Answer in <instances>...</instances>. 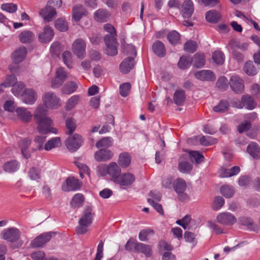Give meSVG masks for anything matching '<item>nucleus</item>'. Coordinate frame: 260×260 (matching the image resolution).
<instances>
[{
    "label": "nucleus",
    "instance_id": "nucleus-30",
    "mask_svg": "<svg viewBox=\"0 0 260 260\" xmlns=\"http://www.w3.org/2000/svg\"><path fill=\"white\" fill-rule=\"evenodd\" d=\"M144 254L146 257H149L152 254V250L150 245L142 243H139L137 245L136 251Z\"/></svg>",
    "mask_w": 260,
    "mask_h": 260
},
{
    "label": "nucleus",
    "instance_id": "nucleus-40",
    "mask_svg": "<svg viewBox=\"0 0 260 260\" xmlns=\"http://www.w3.org/2000/svg\"><path fill=\"white\" fill-rule=\"evenodd\" d=\"M131 162V157L129 154L123 152L119 155L118 163L122 168H126Z\"/></svg>",
    "mask_w": 260,
    "mask_h": 260
},
{
    "label": "nucleus",
    "instance_id": "nucleus-60",
    "mask_svg": "<svg viewBox=\"0 0 260 260\" xmlns=\"http://www.w3.org/2000/svg\"><path fill=\"white\" fill-rule=\"evenodd\" d=\"M90 225L82 223V221H79V225L76 228V231L78 234L83 235L88 231Z\"/></svg>",
    "mask_w": 260,
    "mask_h": 260
},
{
    "label": "nucleus",
    "instance_id": "nucleus-31",
    "mask_svg": "<svg viewBox=\"0 0 260 260\" xmlns=\"http://www.w3.org/2000/svg\"><path fill=\"white\" fill-rule=\"evenodd\" d=\"M192 169V166L191 164L184 159V156L180 159V162L178 165V169L182 173L188 174Z\"/></svg>",
    "mask_w": 260,
    "mask_h": 260
},
{
    "label": "nucleus",
    "instance_id": "nucleus-29",
    "mask_svg": "<svg viewBox=\"0 0 260 260\" xmlns=\"http://www.w3.org/2000/svg\"><path fill=\"white\" fill-rule=\"evenodd\" d=\"M243 70L247 75L250 76H255L258 73V69L251 60L246 61L244 63Z\"/></svg>",
    "mask_w": 260,
    "mask_h": 260
},
{
    "label": "nucleus",
    "instance_id": "nucleus-64",
    "mask_svg": "<svg viewBox=\"0 0 260 260\" xmlns=\"http://www.w3.org/2000/svg\"><path fill=\"white\" fill-rule=\"evenodd\" d=\"M228 83L227 79L224 76H221L218 79L216 82V86L218 88L224 90L228 87Z\"/></svg>",
    "mask_w": 260,
    "mask_h": 260
},
{
    "label": "nucleus",
    "instance_id": "nucleus-33",
    "mask_svg": "<svg viewBox=\"0 0 260 260\" xmlns=\"http://www.w3.org/2000/svg\"><path fill=\"white\" fill-rule=\"evenodd\" d=\"M35 38L34 33L29 30H24L19 35L20 41L22 43H29L31 42Z\"/></svg>",
    "mask_w": 260,
    "mask_h": 260
},
{
    "label": "nucleus",
    "instance_id": "nucleus-39",
    "mask_svg": "<svg viewBox=\"0 0 260 260\" xmlns=\"http://www.w3.org/2000/svg\"><path fill=\"white\" fill-rule=\"evenodd\" d=\"M19 166L18 162L13 160L6 162L3 166V169L6 172L13 173L18 169Z\"/></svg>",
    "mask_w": 260,
    "mask_h": 260
},
{
    "label": "nucleus",
    "instance_id": "nucleus-35",
    "mask_svg": "<svg viewBox=\"0 0 260 260\" xmlns=\"http://www.w3.org/2000/svg\"><path fill=\"white\" fill-rule=\"evenodd\" d=\"M196 68H202L205 64V56L203 53H196L191 58V62Z\"/></svg>",
    "mask_w": 260,
    "mask_h": 260
},
{
    "label": "nucleus",
    "instance_id": "nucleus-3",
    "mask_svg": "<svg viewBox=\"0 0 260 260\" xmlns=\"http://www.w3.org/2000/svg\"><path fill=\"white\" fill-rule=\"evenodd\" d=\"M20 232L16 228H10L5 230L2 233V238L11 243L17 241L16 246L13 247V248H19L23 244L21 240H19L20 237Z\"/></svg>",
    "mask_w": 260,
    "mask_h": 260
},
{
    "label": "nucleus",
    "instance_id": "nucleus-56",
    "mask_svg": "<svg viewBox=\"0 0 260 260\" xmlns=\"http://www.w3.org/2000/svg\"><path fill=\"white\" fill-rule=\"evenodd\" d=\"M200 143L203 146L211 145L216 143V140L210 136H202L199 139Z\"/></svg>",
    "mask_w": 260,
    "mask_h": 260
},
{
    "label": "nucleus",
    "instance_id": "nucleus-24",
    "mask_svg": "<svg viewBox=\"0 0 260 260\" xmlns=\"http://www.w3.org/2000/svg\"><path fill=\"white\" fill-rule=\"evenodd\" d=\"M134 58L127 57L121 63L120 65V71L124 74H126L134 68Z\"/></svg>",
    "mask_w": 260,
    "mask_h": 260
},
{
    "label": "nucleus",
    "instance_id": "nucleus-62",
    "mask_svg": "<svg viewBox=\"0 0 260 260\" xmlns=\"http://www.w3.org/2000/svg\"><path fill=\"white\" fill-rule=\"evenodd\" d=\"M190 156L193 159L197 164H199L204 160L203 155L198 151H193L189 152Z\"/></svg>",
    "mask_w": 260,
    "mask_h": 260
},
{
    "label": "nucleus",
    "instance_id": "nucleus-20",
    "mask_svg": "<svg viewBox=\"0 0 260 260\" xmlns=\"http://www.w3.org/2000/svg\"><path fill=\"white\" fill-rule=\"evenodd\" d=\"M40 15L42 16L44 20L49 22L56 16V11L54 8L48 6L40 11Z\"/></svg>",
    "mask_w": 260,
    "mask_h": 260
},
{
    "label": "nucleus",
    "instance_id": "nucleus-8",
    "mask_svg": "<svg viewBox=\"0 0 260 260\" xmlns=\"http://www.w3.org/2000/svg\"><path fill=\"white\" fill-rule=\"evenodd\" d=\"M216 221L222 225L231 226L237 222V219L232 213L224 212L220 213L217 215Z\"/></svg>",
    "mask_w": 260,
    "mask_h": 260
},
{
    "label": "nucleus",
    "instance_id": "nucleus-43",
    "mask_svg": "<svg viewBox=\"0 0 260 260\" xmlns=\"http://www.w3.org/2000/svg\"><path fill=\"white\" fill-rule=\"evenodd\" d=\"M212 58L217 64L221 65L224 62L225 57L223 52L216 50L212 53Z\"/></svg>",
    "mask_w": 260,
    "mask_h": 260
},
{
    "label": "nucleus",
    "instance_id": "nucleus-19",
    "mask_svg": "<svg viewBox=\"0 0 260 260\" xmlns=\"http://www.w3.org/2000/svg\"><path fill=\"white\" fill-rule=\"evenodd\" d=\"M193 4L191 0H185L181 6V14L184 18H189L193 12Z\"/></svg>",
    "mask_w": 260,
    "mask_h": 260
},
{
    "label": "nucleus",
    "instance_id": "nucleus-14",
    "mask_svg": "<svg viewBox=\"0 0 260 260\" xmlns=\"http://www.w3.org/2000/svg\"><path fill=\"white\" fill-rule=\"evenodd\" d=\"M230 86L233 91L236 93H241L243 91L244 86L243 81L237 75L231 77L230 82Z\"/></svg>",
    "mask_w": 260,
    "mask_h": 260
},
{
    "label": "nucleus",
    "instance_id": "nucleus-22",
    "mask_svg": "<svg viewBox=\"0 0 260 260\" xmlns=\"http://www.w3.org/2000/svg\"><path fill=\"white\" fill-rule=\"evenodd\" d=\"M121 169L115 162L110 163L108 165V174L111 177L112 180L115 182V178L120 175Z\"/></svg>",
    "mask_w": 260,
    "mask_h": 260
},
{
    "label": "nucleus",
    "instance_id": "nucleus-36",
    "mask_svg": "<svg viewBox=\"0 0 260 260\" xmlns=\"http://www.w3.org/2000/svg\"><path fill=\"white\" fill-rule=\"evenodd\" d=\"M93 213H92L91 208H87L84 213L79 219V221H82L83 223L90 225L92 222Z\"/></svg>",
    "mask_w": 260,
    "mask_h": 260
},
{
    "label": "nucleus",
    "instance_id": "nucleus-57",
    "mask_svg": "<svg viewBox=\"0 0 260 260\" xmlns=\"http://www.w3.org/2000/svg\"><path fill=\"white\" fill-rule=\"evenodd\" d=\"M28 174L29 178L32 180H37L40 179V171L35 167L30 168Z\"/></svg>",
    "mask_w": 260,
    "mask_h": 260
},
{
    "label": "nucleus",
    "instance_id": "nucleus-34",
    "mask_svg": "<svg viewBox=\"0 0 260 260\" xmlns=\"http://www.w3.org/2000/svg\"><path fill=\"white\" fill-rule=\"evenodd\" d=\"M185 99V91L182 89L177 90L174 94L173 100L174 103L177 105H182L184 102Z\"/></svg>",
    "mask_w": 260,
    "mask_h": 260
},
{
    "label": "nucleus",
    "instance_id": "nucleus-41",
    "mask_svg": "<svg viewBox=\"0 0 260 260\" xmlns=\"http://www.w3.org/2000/svg\"><path fill=\"white\" fill-rule=\"evenodd\" d=\"M66 134L71 135L76 127V120L73 118H68L66 120Z\"/></svg>",
    "mask_w": 260,
    "mask_h": 260
},
{
    "label": "nucleus",
    "instance_id": "nucleus-46",
    "mask_svg": "<svg viewBox=\"0 0 260 260\" xmlns=\"http://www.w3.org/2000/svg\"><path fill=\"white\" fill-rule=\"evenodd\" d=\"M77 88L76 84L74 82H69L64 84L61 89V91L64 94H70L74 92Z\"/></svg>",
    "mask_w": 260,
    "mask_h": 260
},
{
    "label": "nucleus",
    "instance_id": "nucleus-9",
    "mask_svg": "<svg viewBox=\"0 0 260 260\" xmlns=\"http://www.w3.org/2000/svg\"><path fill=\"white\" fill-rule=\"evenodd\" d=\"M54 234L53 232H47L40 235L31 241V246L32 248L43 247L51 240Z\"/></svg>",
    "mask_w": 260,
    "mask_h": 260
},
{
    "label": "nucleus",
    "instance_id": "nucleus-61",
    "mask_svg": "<svg viewBox=\"0 0 260 260\" xmlns=\"http://www.w3.org/2000/svg\"><path fill=\"white\" fill-rule=\"evenodd\" d=\"M16 105L13 99L6 101L4 104V109L5 111L12 112L14 111Z\"/></svg>",
    "mask_w": 260,
    "mask_h": 260
},
{
    "label": "nucleus",
    "instance_id": "nucleus-18",
    "mask_svg": "<svg viewBox=\"0 0 260 260\" xmlns=\"http://www.w3.org/2000/svg\"><path fill=\"white\" fill-rule=\"evenodd\" d=\"M17 117L23 122H28L32 118V114L26 108L19 107L15 110Z\"/></svg>",
    "mask_w": 260,
    "mask_h": 260
},
{
    "label": "nucleus",
    "instance_id": "nucleus-55",
    "mask_svg": "<svg viewBox=\"0 0 260 260\" xmlns=\"http://www.w3.org/2000/svg\"><path fill=\"white\" fill-rule=\"evenodd\" d=\"M131 89V85L129 83H124L120 85L119 91L120 95L123 97H126L129 93Z\"/></svg>",
    "mask_w": 260,
    "mask_h": 260
},
{
    "label": "nucleus",
    "instance_id": "nucleus-15",
    "mask_svg": "<svg viewBox=\"0 0 260 260\" xmlns=\"http://www.w3.org/2000/svg\"><path fill=\"white\" fill-rule=\"evenodd\" d=\"M135 180V178L133 174L126 173L120 175L118 178H115V183L121 186H128L131 185Z\"/></svg>",
    "mask_w": 260,
    "mask_h": 260
},
{
    "label": "nucleus",
    "instance_id": "nucleus-47",
    "mask_svg": "<svg viewBox=\"0 0 260 260\" xmlns=\"http://www.w3.org/2000/svg\"><path fill=\"white\" fill-rule=\"evenodd\" d=\"M60 143V138L59 137L53 138L49 140L45 145L44 149L49 151L52 148H55L59 145Z\"/></svg>",
    "mask_w": 260,
    "mask_h": 260
},
{
    "label": "nucleus",
    "instance_id": "nucleus-52",
    "mask_svg": "<svg viewBox=\"0 0 260 260\" xmlns=\"http://www.w3.org/2000/svg\"><path fill=\"white\" fill-rule=\"evenodd\" d=\"M168 38L172 44L176 45L180 42V34L175 30H173L170 32L168 35Z\"/></svg>",
    "mask_w": 260,
    "mask_h": 260
},
{
    "label": "nucleus",
    "instance_id": "nucleus-49",
    "mask_svg": "<svg viewBox=\"0 0 260 260\" xmlns=\"http://www.w3.org/2000/svg\"><path fill=\"white\" fill-rule=\"evenodd\" d=\"M191 64V58L189 56H183L180 58L178 63V67L181 69H185Z\"/></svg>",
    "mask_w": 260,
    "mask_h": 260
},
{
    "label": "nucleus",
    "instance_id": "nucleus-50",
    "mask_svg": "<svg viewBox=\"0 0 260 260\" xmlns=\"http://www.w3.org/2000/svg\"><path fill=\"white\" fill-rule=\"evenodd\" d=\"M55 26L56 29L60 31H65L68 29V25L67 21L62 18L57 19L55 21Z\"/></svg>",
    "mask_w": 260,
    "mask_h": 260
},
{
    "label": "nucleus",
    "instance_id": "nucleus-12",
    "mask_svg": "<svg viewBox=\"0 0 260 260\" xmlns=\"http://www.w3.org/2000/svg\"><path fill=\"white\" fill-rule=\"evenodd\" d=\"M22 101L27 105H33L37 100V92L32 88L25 89L22 95Z\"/></svg>",
    "mask_w": 260,
    "mask_h": 260
},
{
    "label": "nucleus",
    "instance_id": "nucleus-4",
    "mask_svg": "<svg viewBox=\"0 0 260 260\" xmlns=\"http://www.w3.org/2000/svg\"><path fill=\"white\" fill-rule=\"evenodd\" d=\"M86 44L82 38L76 39L72 45V50L78 58L83 59L86 55Z\"/></svg>",
    "mask_w": 260,
    "mask_h": 260
},
{
    "label": "nucleus",
    "instance_id": "nucleus-25",
    "mask_svg": "<svg viewBox=\"0 0 260 260\" xmlns=\"http://www.w3.org/2000/svg\"><path fill=\"white\" fill-rule=\"evenodd\" d=\"M247 152L253 158L259 159L260 157V147L255 142H251L248 145Z\"/></svg>",
    "mask_w": 260,
    "mask_h": 260
},
{
    "label": "nucleus",
    "instance_id": "nucleus-27",
    "mask_svg": "<svg viewBox=\"0 0 260 260\" xmlns=\"http://www.w3.org/2000/svg\"><path fill=\"white\" fill-rule=\"evenodd\" d=\"M31 141L28 139H24L20 141L19 146L21 148V153L23 156L25 158H28L30 156V152L27 151V148L29 146Z\"/></svg>",
    "mask_w": 260,
    "mask_h": 260
},
{
    "label": "nucleus",
    "instance_id": "nucleus-63",
    "mask_svg": "<svg viewBox=\"0 0 260 260\" xmlns=\"http://www.w3.org/2000/svg\"><path fill=\"white\" fill-rule=\"evenodd\" d=\"M154 232L152 230L147 229L141 231L139 234V238L141 241H146L148 240L147 237L149 235H153Z\"/></svg>",
    "mask_w": 260,
    "mask_h": 260
},
{
    "label": "nucleus",
    "instance_id": "nucleus-45",
    "mask_svg": "<svg viewBox=\"0 0 260 260\" xmlns=\"http://www.w3.org/2000/svg\"><path fill=\"white\" fill-rule=\"evenodd\" d=\"M80 97L78 95H74L71 96L66 102L65 109L67 111H69L74 108L78 104Z\"/></svg>",
    "mask_w": 260,
    "mask_h": 260
},
{
    "label": "nucleus",
    "instance_id": "nucleus-28",
    "mask_svg": "<svg viewBox=\"0 0 260 260\" xmlns=\"http://www.w3.org/2000/svg\"><path fill=\"white\" fill-rule=\"evenodd\" d=\"M110 14L105 9H100L98 10L94 13V19L99 22H104L107 21Z\"/></svg>",
    "mask_w": 260,
    "mask_h": 260
},
{
    "label": "nucleus",
    "instance_id": "nucleus-48",
    "mask_svg": "<svg viewBox=\"0 0 260 260\" xmlns=\"http://www.w3.org/2000/svg\"><path fill=\"white\" fill-rule=\"evenodd\" d=\"M83 201V196L81 193H77L73 197L71 205L73 208L79 207L82 205Z\"/></svg>",
    "mask_w": 260,
    "mask_h": 260
},
{
    "label": "nucleus",
    "instance_id": "nucleus-37",
    "mask_svg": "<svg viewBox=\"0 0 260 260\" xmlns=\"http://www.w3.org/2000/svg\"><path fill=\"white\" fill-rule=\"evenodd\" d=\"M113 144V139L111 137H105L99 140L95 144L99 149H105L111 147Z\"/></svg>",
    "mask_w": 260,
    "mask_h": 260
},
{
    "label": "nucleus",
    "instance_id": "nucleus-1",
    "mask_svg": "<svg viewBox=\"0 0 260 260\" xmlns=\"http://www.w3.org/2000/svg\"><path fill=\"white\" fill-rule=\"evenodd\" d=\"M46 111L42 106L37 108L35 111L34 118L37 124V129L39 133L46 134L48 133L57 134V129L51 127L52 120L45 116Z\"/></svg>",
    "mask_w": 260,
    "mask_h": 260
},
{
    "label": "nucleus",
    "instance_id": "nucleus-6",
    "mask_svg": "<svg viewBox=\"0 0 260 260\" xmlns=\"http://www.w3.org/2000/svg\"><path fill=\"white\" fill-rule=\"evenodd\" d=\"M68 74L62 67L58 68L56 71L55 75L51 81V87L57 88L62 85L68 79Z\"/></svg>",
    "mask_w": 260,
    "mask_h": 260
},
{
    "label": "nucleus",
    "instance_id": "nucleus-44",
    "mask_svg": "<svg viewBox=\"0 0 260 260\" xmlns=\"http://www.w3.org/2000/svg\"><path fill=\"white\" fill-rule=\"evenodd\" d=\"M230 107L229 103L225 100H221L219 104L214 107V111L218 113H223L227 111Z\"/></svg>",
    "mask_w": 260,
    "mask_h": 260
},
{
    "label": "nucleus",
    "instance_id": "nucleus-26",
    "mask_svg": "<svg viewBox=\"0 0 260 260\" xmlns=\"http://www.w3.org/2000/svg\"><path fill=\"white\" fill-rule=\"evenodd\" d=\"M86 14V10L82 5L75 6L72 10V17L75 21H79Z\"/></svg>",
    "mask_w": 260,
    "mask_h": 260
},
{
    "label": "nucleus",
    "instance_id": "nucleus-2",
    "mask_svg": "<svg viewBox=\"0 0 260 260\" xmlns=\"http://www.w3.org/2000/svg\"><path fill=\"white\" fill-rule=\"evenodd\" d=\"M43 105L40 104L37 108L42 106L46 111L45 116L47 114V109L55 110L61 106V101L54 92L49 91L45 93L42 96Z\"/></svg>",
    "mask_w": 260,
    "mask_h": 260
},
{
    "label": "nucleus",
    "instance_id": "nucleus-38",
    "mask_svg": "<svg viewBox=\"0 0 260 260\" xmlns=\"http://www.w3.org/2000/svg\"><path fill=\"white\" fill-rule=\"evenodd\" d=\"M24 90H25V85L22 82H17L13 85L11 89L12 93L16 96H22Z\"/></svg>",
    "mask_w": 260,
    "mask_h": 260
},
{
    "label": "nucleus",
    "instance_id": "nucleus-54",
    "mask_svg": "<svg viewBox=\"0 0 260 260\" xmlns=\"http://www.w3.org/2000/svg\"><path fill=\"white\" fill-rule=\"evenodd\" d=\"M62 58L64 63L69 68L72 69V54L69 51H64L62 55Z\"/></svg>",
    "mask_w": 260,
    "mask_h": 260
},
{
    "label": "nucleus",
    "instance_id": "nucleus-13",
    "mask_svg": "<svg viewBox=\"0 0 260 260\" xmlns=\"http://www.w3.org/2000/svg\"><path fill=\"white\" fill-rule=\"evenodd\" d=\"M82 183L75 178H68L62 185V189L64 191L76 190L80 189Z\"/></svg>",
    "mask_w": 260,
    "mask_h": 260
},
{
    "label": "nucleus",
    "instance_id": "nucleus-59",
    "mask_svg": "<svg viewBox=\"0 0 260 260\" xmlns=\"http://www.w3.org/2000/svg\"><path fill=\"white\" fill-rule=\"evenodd\" d=\"M197 48V44L196 42L193 41H189L185 43L184 46L185 51L193 53Z\"/></svg>",
    "mask_w": 260,
    "mask_h": 260
},
{
    "label": "nucleus",
    "instance_id": "nucleus-16",
    "mask_svg": "<svg viewBox=\"0 0 260 260\" xmlns=\"http://www.w3.org/2000/svg\"><path fill=\"white\" fill-rule=\"evenodd\" d=\"M195 77L201 81H213L216 77L211 70H202L194 73Z\"/></svg>",
    "mask_w": 260,
    "mask_h": 260
},
{
    "label": "nucleus",
    "instance_id": "nucleus-32",
    "mask_svg": "<svg viewBox=\"0 0 260 260\" xmlns=\"http://www.w3.org/2000/svg\"><path fill=\"white\" fill-rule=\"evenodd\" d=\"M153 50L155 54L159 57H162L166 54V49L163 43L157 41L154 43L152 46Z\"/></svg>",
    "mask_w": 260,
    "mask_h": 260
},
{
    "label": "nucleus",
    "instance_id": "nucleus-53",
    "mask_svg": "<svg viewBox=\"0 0 260 260\" xmlns=\"http://www.w3.org/2000/svg\"><path fill=\"white\" fill-rule=\"evenodd\" d=\"M221 193L225 198H231L234 193L233 187L229 185H224L220 188Z\"/></svg>",
    "mask_w": 260,
    "mask_h": 260
},
{
    "label": "nucleus",
    "instance_id": "nucleus-23",
    "mask_svg": "<svg viewBox=\"0 0 260 260\" xmlns=\"http://www.w3.org/2000/svg\"><path fill=\"white\" fill-rule=\"evenodd\" d=\"M26 49L24 47H21L16 50L12 54V60L16 64L22 62L24 59L26 54Z\"/></svg>",
    "mask_w": 260,
    "mask_h": 260
},
{
    "label": "nucleus",
    "instance_id": "nucleus-42",
    "mask_svg": "<svg viewBox=\"0 0 260 260\" xmlns=\"http://www.w3.org/2000/svg\"><path fill=\"white\" fill-rule=\"evenodd\" d=\"M220 17V15L219 12L215 10L209 11L206 14V19L209 22H217L219 20Z\"/></svg>",
    "mask_w": 260,
    "mask_h": 260
},
{
    "label": "nucleus",
    "instance_id": "nucleus-58",
    "mask_svg": "<svg viewBox=\"0 0 260 260\" xmlns=\"http://www.w3.org/2000/svg\"><path fill=\"white\" fill-rule=\"evenodd\" d=\"M1 9L9 13H14L17 9V6L13 3H6L1 5Z\"/></svg>",
    "mask_w": 260,
    "mask_h": 260
},
{
    "label": "nucleus",
    "instance_id": "nucleus-7",
    "mask_svg": "<svg viewBox=\"0 0 260 260\" xmlns=\"http://www.w3.org/2000/svg\"><path fill=\"white\" fill-rule=\"evenodd\" d=\"M104 41L106 46L105 50L106 54L109 56H114L117 54V42L116 37L112 36H105Z\"/></svg>",
    "mask_w": 260,
    "mask_h": 260
},
{
    "label": "nucleus",
    "instance_id": "nucleus-21",
    "mask_svg": "<svg viewBox=\"0 0 260 260\" xmlns=\"http://www.w3.org/2000/svg\"><path fill=\"white\" fill-rule=\"evenodd\" d=\"M113 156V153L106 149H101L95 152V159L99 161H107L111 159Z\"/></svg>",
    "mask_w": 260,
    "mask_h": 260
},
{
    "label": "nucleus",
    "instance_id": "nucleus-5",
    "mask_svg": "<svg viewBox=\"0 0 260 260\" xmlns=\"http://www.w3.org/2000/svg\"><path fill=\"white\" fill-rule=\"evenodd\" d=\"M83 142L81 136L75 134L69 137L66 141V145L71 152H74L78 150Z\"/></svg>",
    "mask_w": 260,
    "mask_h": 260
},
{
    "label": "nucleus",
    "instance_id": "nucleus-17",
    "mask_svg": "<svg viewBox=\"0 0 260 260\" xmlns=\"http://www.w3.org/2000/svg\"><path fill=\"white\" fill-rule=\"evenodd\" d=\"M54 36L53 30L50 26L47 25L43 29V32L39 35V39L41 42L48 43L50 42Z\"/></svg>",
    "mask_w": 260,
    "mask_h": 260
},
{
    "label": "nucleus",
    "instance_id": "nucleus-10",
    "mask_svg": "<svg viewBox=\"0 0 260 260\" xmlns=\"http://www.w3.org/2000/svg\"><path fill=\"white\" fill-rule=\"evenodd\" d=\"M173 187L175 191L178 194L180 200L184 201L188 198L187 194L184 193L186 188V184L183 179H177L174 183Z\"/></svg>",
    "mask_w": 260,
    "mask_h": 260
},
{
    "label": "nucleus",
    "instance_id": "nucleus-11",
    "mask_svg": "<svg viewBox=\"0 0 260 260\" xmlns=\"http://www.w3.org/2000/svg\"><path fill=\"white\" fill-rule=\"evenodd\" d=\"M256 106V102L248 94L243 95L241 98V102H239L234 105L235 107L239 109H242L245 106L246 109L250 110L255 108Z\"/></svg>",
    "mask_w": 260,
    "mask_h": 260
},
{
    "label": "nucleus",
    "instance_id": "nucleus-51",
    "mask_svg": "<svg viewBox=\"0 0 260 260\" xmlns=\"http://www.w3.org/2000/svg\"><path fill=\"white\" fill-rule=\"evenodd\" d=\"M17 82L16 77L13 75L7 76L5 81L1 83V86H4V87H13V85Z\"/></svg>",
    "mask_w": 260,
    "mask_h": 260
}]
</instances>
